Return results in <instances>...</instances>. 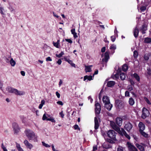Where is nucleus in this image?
Instances as JSON below:
<instances>
[{
  "mask_svg": "<svg viewBox=\"0 0 151 151\" xmlns=\"http://www.w3.org/2000/svg\"><path fill=\"white\" fill-rule=\"evenodd\" d=\"M107 134L108 137L110 138H107L106 139H105L107 142L113 144L114 143V141H117L116 138V136L117 134L114 130H109L107 132Z\"/></svg>",
  "mask_w": 151,
  "mask_h": 151,
  "instance_id": "nucleus-1",
  "label": "nucleus"
},
{
  "mask_svg": "<svg viewBox=\"0 0 151 151\" xmlns=\"http://www.w3.org/2000/svg\"><path fill=\"white\" fill-rule=\"evenodd\" d=\"M24 132L29 140H34V141H37V137H36L34 132L29 129H27Z\"/></svg>",
  "mask_w": 151,
  "mask_h": 151,
  "instance_id": "nucleus-2",
  "label": "nucleus"
},
{
  "mask_svg": "<svg viewBox=\"0 0 151 151\" xmlns=\"http://www.w3.org/2000/svg\"><path fill=\"white\" fill-rule=\"evenodd\" d=\"M115 106L116 109H121L124 107V101L120 99H117L115 101Z\"/></svg>",
  "mask_w": 151,
  "mask_h": 151,
  "instance_id": "nucleus-3",
  "label": "nucleus"
},
{
  "mask_svg": "<svg viewBox=\"0 0 151 151\" xmlns=\"http://www.w3.org/2000/svg\"><path fill=\"white\" fill-rule=\"evenodd\" d=\"M142 111V114L141 117L142 119H145L149 116L150 114V112L145 107L143 108Z\"/></svg>",
  "mask_w": 151,
  "mask_h": 151,
  "instance_id": "nucleus-4",
  "label": "nucleus"
},
{
  "mask_svg": "<svg viewBox=\"0 0 151 151\" xmlns=\"http://www.w3.org/2000/svg\"><path fill=\"white\" fill-rule=\"evenodd\" d=\"M95 113L96 116L98 117V115L100 113L101 109V106L100 104L98 103H97L95 104Z\"/></svg>",
  "mask_w": 151,
  "mask_h": 151,
  "instance_id": "nucleus-5",
  "label": "nucleus"
},
{
  "mask_svg": "<svg viewBox=\"0 0 151 151\" xmlns=\"http://www.w3.org/2000/svg\"><path fill=\"white\" fill-rule=\"evenodd\" d=\"M127 145L129 151H138L137 149L131 143L128 142Z\"/></svg>",
  "mask_w": 151,
  "mask_h": 151,
  "instance_id": "nucleus-6",
  "label": "nucleus"
},
{
  "mask_svg": "<svg viewBox=\"0 0 151 151\" xmlns=\"http://www.w3.org/2000/svg\"><path fill=\"white\" fill-rule=\"evenodd\" d=\"M133 127L132 124L129 122H127L125 124L124 129L127 132H129Z\"/></svg>",
  "mask_w": 151,
  "mask_h": 151,
  "instance_id": "nucleus-7",
  "label": "nucleus"
},
{
  "mask_svg": "<svg viewBox=\"0 0 151 151\" xmlns=\"http://www.w3.org/2000/svg\"><path fill=\"white\" fill-rule=\"evenodd\" d=\"M12 127L15 134H17L20 131L18 124L15 122L12 124Z\"/></svg>",
  "mask_w": 151,
  "mask_h": 151,
  "instance_id": "nucleus-8",
  "label": "nucleus"
},
{
  "mask_svg": "<svg viewBox=\"0 0 151 151\" xmlns=\"http://www.w3.org/2000/svg\"><path fill=\"white\" fill-rule=\"evenodd\" d=\"M123 119L122 118L119 117H117L116 119V124L119 127H121Z\"/></svg>",
  "mask_w": 151,
  "mask_h": 151,
  "instance_id": "nucleus-9",
  "label": "nucleus"
},
{
  "mask_svg": "<svg viewBox=\"0 0 151 151\" xmlns=\"http://www.w3.org/2000/svg\"><path fill=\"white\" fill-rule=\"evenodd\" d=\"M147 26L145 23L143 24L142 27L140 29V31H141L142 34H145L146 33L145 31L147 30Z\"/></svg>",
  "mask_w": 151,
  "mask_h": 151,
  "instance_id": "nucleus-10",
  "label": "nucleus"
},
{
  "mask_svg": "<svg viewBox=\"0 0 151 151\" xmlns=\"http://www.w3.org/2000/svg\"><path fill=\"white\" fill-rule=\"evenodd\" d=\"M109 52L107 51H106L104 54V58L102 59L103 61L105 62H107L108 59L109 58Z\"/></svg>",
  "mask_w": 151,
  "mask_h": 151,
  "instance_id": "nucleus-11",
  "label": "nucleus"
},
{
  "mask_svg": "<svg viewBox=\"0 0 151 151\" xmlns=\"http://www.w3.org/2000/svg\"><path fill=\"white\" fill-rule=\"evenodd\" d=\"M99 123L98 118L97 117L94 118V129L97 130L99 128Z\"/></svg>",
  "mask_w": 151,
  "mask_h": 151,
  "instance_id": "nucleus-12",
  "label": "nucleus"
},
{
  "mask_svg": "<svg viewBox=\"0 0 151 151\" xmlns=\"http://www.w3.org/2000/svg\"><path fill=\"white\" fill-rule=\"evenodd\" d=\"M104 107L109 111H110L113 107V105L111 104L110 102L108 103H105L104 104Z\"/></svg>",
  "mask_w": 151,
  "mask_h": 151,
  "instance_id": "nucleus-13",
  "label": "nucleus"
},
{
  "mask_svg": "<svg viewBox=\"0 0 151 151\" xmlns=\"http://www.w3.org/2000/svg\"><path fill=\"white\" fill-rule=\"evenodd\" d=\"M138 126L139 128V132L143 131L145 129V125L141 122H140L138 124Z\"/></svg>",
  "mask_w": 151,
  "mask_h": 151,
  "instance_id": "nucleus-14",
  "label": "nucleus"
},
{
  "mask_svg": "<svg viewBox=\"0 0 151 151\" xmlns=\"http://www.w3.org/2000/svg\"><path fill=\"white\" fill-rule=\"evenodd\" d=\"M139 33V30L137 27H136L133 30V33L135 38L137 37Z\"/></svg>",
  "mask_w": 151,
  "mask_h": 151,
  "instance_id": "nucleus-15",
  "label": "nucleus"
},
{
  "mask_svg": "<svg viewBox=\"0 0 151 151\" xmlns=\"http://www.w3.org/2000/svg\"><path fill=\"white\" fill-rule=\"evenodd\" d=\"M16 89L15 88H13L12 87L8 86L6 88V90L9 93H15L16 91Z\"/></svg>",
  "mask_w": 151,
  "mask_h": 151,
  "instance_id": "nucleus-16",
  "label": "nucleus"
},
{
  "mask_svg": "<svg viewBox=\"0 0 151 151\" xmlns=\"http://www.w3.org/2000/svg\"><path fill=\"white\" fill-rule=\"evenodd\" d=\"M102 101L104 104L105 103H108L110 102L109 97L106 96H104L103 97Z\"/></svg>",
  "mask_w": 151,
  "mask_h": 151,
  "instance_id": "nucleus-17",
  "label": "nucleus"
},
{
  "mask_svg": "<svg viewBox=\"0 0 151 151\" xmlns=\"http://www.w3.org/2000/svg\"><path fill=\"white\" fill-rule=\"evenodd\" d=\"M93 79V76H92L89 75H86L83 78V81H86V80H87V81H90L91 80H92Z\"/></svg>",
  "mask_w": 151,
  "mask_h": 151,
  "instance_id": "nucleus-18",
  "label": "nucleus"
},
{
  "mask_svg": "<svg viewBox=\"0 0 151 151\" xmlns=\"http://www.w3.org/2000/svg\"><path fill=\"white\" fill-rule=\"evenodd\" d=\"M24 143L27 148L31 149L32 148V145L27 140H25L24 142Z\"/></svg>",
  "mask_w": 151,
  "mask_h": 151,
  "instance_id": "nucleus-19",
  "label": "nucleus"
},
{
  "mask_svg": "<svg viewBox=\"0 0 151 151\" xmlns=\"http://www.w3.org/2000/svg\"><path fill=\"white\" fill-rule=\"evenodd\" d=\"M115 82L113 81H110L108 82L107 86L109 87H111L115 84Z\"/></svg>",
  "mask_w": 151,
  "mask_h": 151,
  "instance_id": "nucleus-20",
  "label": "nucleus"
},
{
  "mask_svg": "<svg viewBox=\"0 0 151 151\" xmlns=\"http://www.w3.org/2000/svg\"><path fill=\"white\" fill-rule=\"evenodd\" d=\"M64 59L65 61L67 62L68 63L70 64L72 66L74 67H75V64L73 63L72 60H70L69 59H68L66 58H64Z\"/></svg>",
  "mask_w": 151,
  "mask_h": 151,
  "instance_id": "nucleus-21",
  "label": "nucleus"
},
{
  "mask_svg": "<svg viewBox=\"0 0 151 151\" xmlns=\"http://www.w3.org/2000/svg\"><path fill=\"white\" fill-rule=\"evenodd\" d=\"M133 77L136 79V80L138 82H139L140 81V78L139 76L136 73H134L133 74Z\"/></svg>",
  "mask_w": 151,
  "mask_h": 151,
  "instance_id": "nucleus-22",
  "label": "nucleus"
},
{
  "mask_svg": "<svg viewBox=\"0 0 151 151\" xmlns=\"http://www.w3.org/2000/svg\"><path fill=\"white\" fill-rule=\"evenodd\" d=\"M136 146L139 150L141 151H144L145 148L142 145L139 144H136Z\"/></svg>",
  "mask_w": 151,
  "mask_h": 151,
  "instance_id": "nucleus-23",
  "label": "nucleus"
},
{
  "mask_svg": "<svg viewBox=\"0 0 151 151\" xmlns=\"http://www.w3.org/2000/svg\"><path fill=\"white\" fill-rule=\"evenodd\" d=\"M144 42L147 44H150L151 43V38L147 37L145 38Z\"/></svg>",
  "mask_w": 151,
  "mask_h": 151,
  "instance_id": "nucleus-24",
  "label": "nucleus"
},
{
  "mask_svg": "<svg viewBox=\"0 0 151 151\" xmlns=\"http://www.w3.org/2000/svg\"><path fill=\"white\" fill-rule=\"evenodd\" d=\"M129 103L131 106H133L135 103L134 99L132 97L130 98L129 100Z\"/></svg>",
  "mask_w": 151,
  "mask_h": 151,
  "instance_id": "nucleus-25",
  "label": "nucleus"
},
{
  "mask_svg": "<svg viewBox=\"0 0 151 151\" xmlns=\"http://www.w3.org/2000/svg\"><path fill=\"white\" fill-rule=\"evenodd\" d=\"M128 69V66L127 64L123 65L122 67V69L123 71L126 72Z\"/></svg>",
  "mask_w": 151,
  "mask_h": 151,
  "instance_id": "nucleus-26",
  "label": "nucleus"
},
{
  "mask_svg": "<svg viewBox=\"0 0 151 151\" xmlns=\"http://www.w3.org/2000/svg\"><path fill=\"white\" fill-rule=\"evenodd\" d=\"M120 77L122 80H124L126 78L125 74L123 73H120Z\"/></svg>",
  "mask_w": 151,
  "mask_h": 151,
  "instance_id": "nucleus-27",
  "label": "nucleus"
},
{
  "mask_svg": "<svg viewBox=\"0 0 151 151\" xmlns=\"http://www.w3.org/2000/svg\"><path fill=\"white\" fill-rule=\"evenodd\" d=\"M20 119L21 120L22 122L23 123L25 124L26 123V119L25 117L23 115H21L20 116Z\"/></svg>",
  "mask_w": 151,
  "mask_h": 151,
  "instance_id": "nucleus-28",
  "label": "nucleus"
},
{
  "mask_svg": "<svg viewBox=\"0 0 151 151\" xmlns=\"http://www.w3.org/2000/svg\"><path fill=\"white\" fill-rule=\"evenodd\" d=\"M15 94L17 95H22L24 94V92L22 91H20L16 89Z\"/></svg>",
  "mask_w": 151,
  "mask_h": 151,
  "instance_id": "nucleus-29",
  "label": "nucleus"
},
{
  "mask_svg": "<svg viewBox=\"0 0 151 151\" xmlns=\"http://www.w3.org/2000/svg\"><path fill=\"white\" fill-rule=\"evenodd\" d=\"M145 138H148V134L143 131L139 132Z\"/></svg>",
  "mask_w": 151,
  "mask_h": 151,
  "instance_id": "nucleus-30",
  "label": "nucleus"
},
{
  "mask_svg": "<svg viewBox=\"0 0 151 151\" xmlns=\"http://www.w3.org/2000/svg\"><path fill=\"white\" fill-rule=\"evenodd\" d=\"M10 63L12 66H14L16 64L15 62L13 60V58H11L10 61Z\"/></svg>",
  "mask_w": 151,
  "mask_h": 151,
  "instance_id": "nucleus-31",
  "label": "nucleus"
},
{
  "mask_svg": "<svg viewBox=\"0 0 151 151\" xmlns=\"http://www.w3.org/2000/svg\"><path fill=\"white\" fill-rule=\"evenodd\" d=\"M45 104V101L44 100H42L41 101V103L38 106V108L40 109L42 108V107L44 104Z\"/></svg>",
  "mask_w": 151,
  "mask_h": 151,
  "instance_id": "nucleus-32",
  "label": "nucleus"
},
{
  "mask_svg": "<svg viewBox=\"0 0 151 151\" xmlns=\"http://www.w3.org/2000/svg\"><path fill=\"white\" fill-rule=\"evenodd\" d=\"M114 127L116 128V131L118 132H119L120 134L122 133V132L121 131L120 128L119 127H117L115 124L114 125Z\"/></svg>",
  "mask_w": 151,
  "mask_h": 151,
  "instance_id": "nucleus-33",
  "label": "nucleus"
},
{
  "mask_svg": "<svg viewBox=\"0 0 151 151\" xmlns=\"http://www.w3.org/2000/svg\"><path fill=\"white\" fill-rule=\"evenodd\" d=\"M116 48V45L114 44H112L111 45L110 47V49H113L114 50L112 52V53H113L114 52V50H115Z\"/></svg>",
  "mask_w": 151,
  "mask_h": 151,
  "instance_id": "nucleus-34",
  "label": "nucleus"
},
{
  "mask_svg": "<svg viewBox=\"0 0 151 151\" xmlns=\"http://www.w3.org/2000/svg\"><path fill=\"white\" fill-rule=\"evenodd\" d=\"M147 74L149 76H151V69L150 68H147Z\"/></svg>",
  "mask_w": 151,
  "mask_h": 151,
  "instance_id": "nucleus-35",
  "label": "nucleus"
},
{
  "mask_svg": "<svg viewBox=\"0 0 151 151\" xmlns=\"http://www.w3.org/2000/svg\"><path fill=\"white\" fill-rule=\"evenodd\" d=\"M64 55V53L63 51H62L59 54H56V56L57 57L60 58L63 55Z\"/></svg>",
  "mask_w": 151,
  "mask_h": 151,
  "instance_id": "nucleus-36",
  "label": "nucleus"
},
{
  "mask_svg": "<svg viewBox=\"0 0 151 151\" xmlns=\"http://www.w3.org/2000/svg\"><path fill=\"white\" fill-rule=\"evenodd\" d=\"M129 81L130 82V83L131 84L130 85H131L133 86H134V85L135 84V82L133 80L131 79H129Z\"/></svg>",
  "mask_w": 151,
  "mask_h": 151,
  "instance_id": "nucleus-37",
  "label": "nucleus"
},
{
  "mask_svg": "<svg viewBox=\"0 0 151 151\" xmlns=\"http://www.w3.org/2000/svg\"><path fill=\"white\" fill-rule=\"evenodd\" d=\"M138 55V53L137 51L134 50V56L135 58H137Z\"/></svg>",
  "mask_w": 151,
  "mask_h": 151,
  "instance_id": "nucleus-38",
  "label": "nucleus"
},
{
  "mask_svg": "<svg viewBox=\"0 0 151 151\" xmlns=\"http://www.w3.org/2000/svg\"><path fill=\"white\" fill-rule=\"evenodd\" d=\"M146 9V7L145 6H142L140 8V10L142 12H144Z\"/></svg>",
  "mask_w": 151,
  "mask_h": 151,
  "instance_id": "nucleus-39",
  "label": "nucleus"
},
{
  "mask_svg": "<svg viewBox=\"0 0 151 151\" xmlns=\"http://www.w3.org/2000/svg\"><path fill=\"white\" fill-rule=\"evenodd\" d=\"M144 99L145 100V101L146 102L149 104H151V103L150 102V101L146 97H144Z\"/></svg>",
  "mask_w": 151,
  "mask_h": 151,
  "instance_id": "nucleus-40",
  "label": "nucleus"
},
{
  "mask_svg": "<svg viewBox=\"0 0 151 151\" xmlns=\"http://www.w3.org/2000/svg\"><path fill=\"white\" fill-rule=\"evenodd\" d=\"M128 90L129 91H131L132 90H133V88L132 87V86L131 85H129L127 86Z\"/></svg>",
  "mask_w": 151,
  "mask_h": 151,
  "instance_id": "nucleus-41",
  "label": "nucleus"
},
{
  "mask_svg": "<svg viewBox=\"0 0 151 151\" xmlns=\"http://www.w3.org/2000/svg\"><path fill=\"white\" fill-rule=\"evenodd\" d=\"M47 120L51 121L52 122L55 123V121L53 118H48L47 119Z\"/></svg>",
  "mask_w": 151,
  "mask_h": 151,
  "instance_id": "nucleus-42",
  "label": "nucleus"
},
{
  "mask_svg": "<svg viewBox=\"0 0 151 151\" xmlns=\"http://www.w3.org/2000/svg\"><path fill=\"white\" fill-rule=\"evenodd\" d=\"M73 128L75 130L78 129L80 130V128L78 126L77 124H75L73 126Z\"/></svg>",
  "mask_w": 151,
  "mask_h": 151,
  "instance_id": "nucleus-43",
  "label": "nucleus"
},
{
  "mask_svg": "<svg viewBox=\"0 0 151 151\" xmlns=\"http://www.w3.org/2000/svg\"><path fill=\"white\" fill-rule=\"evenodd\" d=\"M42 145L46 147H50V145H48L47 144L45 143V142H42Z\"/></svg>",
  "mask_w": 151,
  "mask_h": 151,
  "instance_id": "nucleus-44",
  "label": "nucleus"
},
{
  "mask_svg": "<svg viewBox=\"0 0 151 151\" xmlns=\"http://www.w3.org/2000/svg\"><path fill=\"white\" fill-rule=\"evenodd\" d=\"M53 45L54 46H55V47H56V48H59V45H58V43H57L56 42H53Z\"/></svg>",
  "mask_w": 151,
  "mask_h": 151,
  "instance_id": "nucleus-45",
  "label": "nucleus"
},
{
  "mask_svg": "<svg viewBox=\"0 0 151 151\" xmlns=\"http://www.w3.org/2000/svg\"><path fill=\"white\" fill-rule=\"evenodd\" d=\"M8 8L11 12H13V11H14V9H13L12 6H11V5H9V7H8Z\"/></svg>",
  "mask_w": 151,
  "mask_h": 151,
  "instance_id": "nucleus-46",
  "label": "nucleus"
},
{
  "mask_svg": "<svg viewBox=\"0 0 151 151\" xmlns=\"http://www.w3.org/2000/svg\"><path fill=\"white\" fill-rule=\"evenodd\" d=\"M111 39L112 42H114L116 39V37L114 36H112L111 37Z\"/></svg>",
  "mask_w": 151,
  "mask_h": 151,
  "instance_id": "nucleus-47",
  "label": "nucleus"
},
{
  "mask_svg": "<svg viewBox=\"0 0 151 151\" xmlns=\"http://www.w3.org/2000/svg\"><path fill=\"white\" fill-rule=\"evenodd\" d=\"M65 40L70 44H71L73 42L72 40L70 39H65Z\"/></svg>",
  "mask_w": 151,
  "mask_h": 151,
  "instance_id": "nucleus-48",
  "label": "nucleus"
},
{
  "mask_svg": "<svg viewBox=\"0 0 151 151\" xmlns=\"http://www.w3.org/2000/svg\"><path fill=\"white\" fill-rule=\"evenodd\" d=\"M144 58L145 60H148L149 59V57L146 54H145L144 55Z\"/></svg>",
  "mask_w": 151,
  "mask_h": 151,
  "instance_id": "nucleus-49",
  "label": "nucleus"
},
{
  "mask_svg": "<svg viewBox=\"0 0 151 151\" xmlns=\"http://www.w3.org/2000/svg\"><path fill=\"white\" fill-rule=\"evenodd\" d=\"M48 118L47 117L46 115L45 114H44L42 117V119L43 120H47V119Z\"/></svg>",
  "mask_w": 151,
  "mask_h": 151,
  "instance_id": "nucleus-50",
  "label": "nucleus"
},
{
  "mask_svg": "<svg viewBox=\"0 0 151 151\" xmlns=\"http://www.w3.org/2000/svg\"><path fill=\"white\" fill-rule=\"evenodd\" d=\"M117 151H123V147H121L118 148L117 149Z\"/></svg>",
  "mask_w": 151,
  "mask_h": 151,
  "instance_id": "nucleus-51",
  "label": "nucleus"
},
{
  "mask_svg": "<svg viewBox=\"0 0 151 151\" xmlns=\"http://www.w3.org/2000/svg\"><path fill=\"white\" fill-rule=\"evenodd\" d=\"M125 96H129V92L128 91H126L125 92Z\"/></svg>",
  "mask_w": 151,
  "mask_h": 151,
  "instance_id": "nucleus-52",
  "label": "nucleus"
},
{
  "mask_svg": "<svg viewBox=\"0 0 151 151\" xmlns=\"http://www.w3.org/2000/svg\"><path fill=\"white\" fill-rule=\"evenodd\" d=\"M57 103L61 106H63V102L61 101H58L57 102Z\"/></svg>",
  "mask_w": 151,
  "mask_h": 151,
  "instance_id": "nucleus-53",
  "label": "nucleus"
},
{
  "mask_svg": "<svg viewBox=\"0 0 151 151\" xmlns=\"http://www.w3.org/2000/svg\"><path fill=\"white\" fill-rule=\"evenodd\" d=\"M46 61H52V60L51 59V58L50 57H48L46 58Z\"/></svg>",
  "mask_w": 151,
  "mask_h": 151,
  "instance_id": "nucleus-54",
  "label": "nucleus"
},
{
  "mask_svg": "<svg viewBox=\"0 0 151 151\" xmlns=\"http://www.w3.org/2000/svg\"><path fill=\"white\" fill-rule=\"evenodd\" d=\"M59 114L62 118H64V114H63V111L60 112Z\"/></svg>",
  "mask_w": 151,
  "mask_h": 151,
  "instance_id": "nucleus-55",
  "label": "nucleus"
},
{
  "mask_svg": "<svg viewBox=\"0 0 151 151\" xmlns=\"http://www.w3.org/2000/svg\"><path fill=\"white\" fill-rule=\"evenodd\" d=\"M86 68L87 70V72H90L91 71V68H90V67H89V66H87L86 67Z\"/></svg>",
  "mask_w": 151,
  "mask_h": 151,
  "instance_id": "nucleus-56",
  "label": "nucleus"
},
{
  "mask_svg": "<svg viewBox=\"0 0 151 151\" xmlns=\"http://www.w3.org/2000/svg\"><path fill=\"white\" fill-rule=\"evenodd\" d=\"M37 110H36V109L34 108L32 109V111L33 112H36V114L37 115L38 114H37Z\"/></svg>",
  "mask_w": 151,
  "mask_h": 151,
  "instance_id": "nucleus-57",
  "label": "nucleus"
},
{
  "mask_svg": "<svg viewBox=\"0 0 151 151\" xmlns=\"http://www.w3.org/2000/svg\"><path fill=\"white\" fill-rule=\"evenodd\" d=\"M55 94L58 98H60V94L58 91H56L55 93Z\"/></svg>",
  "mask_w": 151,
  "mask_h": 151,
  "instance_id": "nucleus-58",
  "label": "nucleus"
},
{
  "mask_svg": "<svg viewBox=\"0 0 151 151\" xmlns=\"http://www.w3.org/2000/svg\"><path fill=\"white\" fill-rule=\"evenodd\" d=\"M106 50V47H104L102 48L101 49V52H105Z\"/></svg>",
  "mask_w": 151,
  "mask_h": 151,
  "instance_id": "nucleus-59",
  "label": "nucleus"
},
{
  "mask_svg": "<svg viewBox=\"0 0 151 151\" xmlns=\"http://www.w3.org/2000/svg\"><path fill=\"white\" fill-rule=\"evenodd\" d=\"M62 63V61L60 59H59L57 61V63L59 65L61 64Z\"/></svg>",
  "mask_w": 151,
  "mask_h": 151,
  "instance_id": "nucleus-60",
  "label": "nucleus"
},
{
  "mask_svg": "<svg viewBox=\"0 0 151 151\" xmlns=\"http://www.w3.org/2000/svg\"><path fill=\"white\" fill-rule=\"evenodd\" d=\"M98 70L97 69H96V70H95L93 74V76L95 75H97L98 73Z\"/></svg>",
  "mask_w": 151,
  "mask_h": 151,
  "instance_id": "nucleus-61",
  "label": "nucleus"
},
{
  "mask_svg": "<svg viewBox=\"0 0 151 151\" xmlns=\"http://www.w3.org/2000/svg\"><path fill=\"white\" fill-rule=\"evenodd\" d=\"M71 33L72 34H74L75 33H76L75 29H72L71 30Z\"/></svg>",
  "mask_w": 151,
  "mask_h": 151,
  "instance_id": "nucleus-62",
  "label": "nucleus"
},
{
  "mask_svg": "<svg viewBox=\"0 0 151 151\" xmlns=\"http://www.w3.org/2000/svg\"><path fill=\"white\" fill-rule=\"evenodd\" d=\"M16 147L18 150L21 147L20 145L17 143H16Z\"/></svg>",
  "mask_w": 151,
  "mask_h": 151,
  "instance_id": "nucleus-63",
  "label": "nucleus"
},
{
  "mask_svg": "<svg viewBox=\"0 0 151 151\" xmlns=\"http://www.w3.org/2000/svg\"><path fill=\"white\" fill-rule=\"evenodd\" d=\"M97 150V146H93V151H96V150Z\"/></svg>",
  "mask_w": 151,
  "mask_h": 151,
  "instance_id": "nucleus-64",
  "label": "nucleus"
}]
</instances>
